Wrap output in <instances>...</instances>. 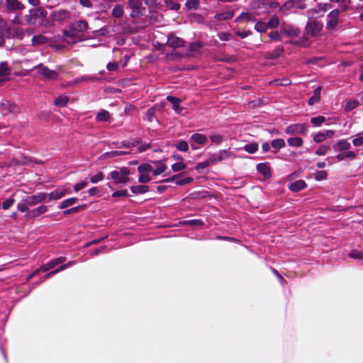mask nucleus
<instances>
[{
    "label": "nucleus",
    "instance_id": "1",
    "mask_svg": "<svg viewBox=\"0 0 363 363\" xmlns=\"http://www.w3.org/2000/svg\"><path fill=\"white\" fill-rule=\"evenodd\" d=\"M89 28L88 22L84 20H81L77 22L73 23L69 26L67 30L65 31L64 35L66 38H72L73 42L81 41V33L86 31ZM66 41L69 42L68 39Z\"/></svg>",
    "mask_w": 363,
    "mask_h": 363
},
{
    "label": "nucleus",
    "instance_id": "2",
    "mask_svg": "<svg viewBox=\"0 0 363 363\" xmlns=\"http://www.w3.org/2000/svg\"><path fill=\"white\" fill-rule=\"evenodd\" d=\"M130 171L128 168L123 167L119 170H114L110 173L111 178L114 180L115 183H126L129 181L128 176Z\"/></svg>",
    "mask_w": 363,
    "mask_h": 363
},
{
    "label": "nucleus",
    "instance_id": "3",
    "mask_svg": "<svg viewBox=\"0 0 363 363\" xmlns=\"http://www.w3.org/2000/svg\"><path fill=\"white\" fill-rule=\"evenodd\" d=\"M152 170V166L149 164H143L138 167L140 177L138 182L140 183H147L152 180L150 173Z\"/></svg>",
    "mask_w": 363,
    "mask_h": 363
},
{
    "label": "nucleus",
    "instance_id": "4",
    "mask_svg": "<svg viewBox=\"0 0 363 363\" xmlns=\"http://www.w3.org/2000/svg\"><path fill=\"white\" fill-rule=\"evenodd\" d=\"M323 28V24L318 21L308 22L306 26V33L311 37L317 36Z\"/></svg>",
    "mask_w": 363,
    "mask_h": 363
},
{
    "label": "nucleus",
    "instance_id": "5",
    "mask_svg": "<svg viewBox=\"0 0 363 363\" xmlns=\"http://www.w3.org/2000/svg\"><path fill=\"white\" fill-rule=\"evenodd\" d=\"M308 131V127L306 124L295 123L287 127L285 132L289 135L304 134Z\"/></svg>",
    "mask_w": 363,
    "mask_h": 363
},
{
    "label": "nucleus",
    "instance_id": "6",
    "mask_svg": "<svg viewBox=\"0 0 363 363\" xmlns=\"http://www.w3.org/2000/svg\"><path fill=\"white\" fill-rule=\"evenodd\" d=\"M207 138L200 133H194L189 140L190 144L191 145L192 149L197 150L199 147L196 146L199 145H204L207 143Z\"/></svg>",
    "mask_w": 363,
    "mask_h": 363
},
{
    "label": "nucleus",
    "instance_id": "7",
    "mask_svg": "<svg viewBox=\"0 0 363 363\" xmlns=\"http://www.w3.org/2000/svg\"><path fill=\"white\" fill-rule=\"evenodd\" d=\"M48 195L45 193H39L35 195L29 196L25 198V201L29 206H35L47 199Z\"/></svg>",
    "mask_w": 363,
    "mask_h": 363
},
{
    "label": "nucleus",
    "instance_id": "8",
    "mask_svg": "<svg viewBox=\"0 0 363 363\" xmlns=\"http://www.w3.org/2000/svg\"><path fill=\"white\" fill-rule=\"evenodd\" d=\"M69 193V191L65 188L57 189L50 192L49 194H47L48 197L46 200H48V201L51 200H59Z\"/></svg>",
    "mask_w": 363,
    "mask_h": 363
},
{
    "label": "nucleus",
    "instance_id": "9",
    "mask_svg": "<svg viewBox=\"0 0 363 363\" xmlns=\"http://www.w3.org/2000/svg\"><path fill=\"white\" fill-rule=\"evenodd\" d=\"M339 16V11L337 9L333 10L328 15L327 27L328 28H334L337 24Z\"/></svg>",
    "mask_w": 363,
    "mask_h": 363
},
{
    "label": "nucleus",
    "instance_id": "10",
    "mask_svg": "<svg viewBox=\"0 0 363 363\" xmlns=\"http://www.w3.org/2000/svg\"><path fill=\"white\" fill-rule=\"evenodd\" d=\"M178 177H179V175H174V176H172V177H171L169 178H167V179L163 180V182H174L177 185L182 186V185H186V184H190L193 181V178L190 177H186V178L182 179H179Z\"/></svg>",
    "mask_w": 363,
    "mask_h": 363
},
{
    "label": "nucleus",
    "instance_id": "11",
    "mask_svg": "<svg viewBox=\"0 0 363 363\" xmlns=\"http://www.w3.org/2000/svg\"><path fill=\"white\" fill-rule=\"evenodd\" d=\"M230 153L226 150L220 151L218 153L213 154L209 157V160L212 163L220 162L230 157Z\"/></svg>",
    "mask_w": 363,
    "mask_h": 363
},
{
    "label": "nucleus",
    "instance_id": "12",
    "mask_svg": "<svg viewBox=\"0 0 363 363\" xmlns=\"http://www.w3.org/2000/svg\"><path fill=\"white\" fill-rule=\"evenodd\" d=\"M39 73L48 79H55L57 77V74L55 71L49 69L45 67H39Z\"/></svg>",
    "mask_w": 363,
    "mask_h": 363
},
{
    "label": "nucleus",
    "instance_id": "13",
    "mask_svg": "<svg viewBox=\"0 0 363 363\" xmlns=\"http://www.w3.org/2000/svg\"><path fill=\"white\" fill-rule=\"evenodd\" d=\"M282 33L289 38H296L299 35L300 30L290 25L284 26Z\"/></svg>",
    "mask_w": 363,
    "mask_h": 363
},
{
    "label": "nucleus",
    "instance_id": "14",
    "mask_svg": "<svg viewBox=\"0 0 363 363\" xmlns=\"http://www.w3.org/2000/svg\"><path fill=\"white\" fill-rule=\"evenodd\" d=\"M256 19V16L254 13L252 12H242L235 19V21L238 23L240 22H246V21H255Z\"/></svg>",
    "mask_w": 363,
    "mask_h": 363
},
{
    "label": "nucleus",
    "instance_id": "15",
    "mask_svg": "<svg viewBox=\"0 0 363 363\" xmlns=\"http://www.w3.org/2000/svg\"><path fill=\"white\" fill-rule=\"evenodd\" d=\"M167 44L171 48H179L184 45V40L177 36L170 35L167 39Z\"/></svg>",
    "mask_w": 363,
    "mask_h": 363
},
{
    "label": "nucleus",
    "instance_id": "16",
    "mask_svg": "<svg viewBox=\"0 0 363 363\" xmlns=\"http://www.w3.org/2000/svg\"><path fill=\"white\" fill-rule=\"evenodd\" d=\"M48 211V207L45 206H40L36 208H34L27 213V217L29 218H33L40 216Z\"/></svg>",
    "mask_w": 363,
    "mask_h": 363
},
{
    "label": "nucleus",
    "instance_id": "17",
    "mask_svg": "<svg viewBox=\"0 0 363 363\" xmlns=\"http://www.w3.org/2000/svg\"><path fill=\"white\" fill-rule=\"evenodd\" d=\"M167 99L172 104V108L177 113H182L183 108L180 106L181 100L172 96H168Z\"/></svg>",
    "mask_w": 363,
    "mask_h": 363
},
{
    "label": "nucleus",
    "instance_id": "18",
    "mask_svg": "<svg viewBox=\"0 0 363 363\" xmlns=\"http://www.w3.org/2000/svg\"><path fill=\"white\" fill-rule=\"evenodd\" d=\"M351 147V145L346 140H340L337 142L334 145L333 148L335 150H338L340 152H343L349 150Z\"/></svg>",
    "mask_w": 363,
    "mask_h": 363
},
{
    "label": "nucleus",
    "instance_id": "19",
    "mask_svg": "<svg viewBox=\"0 0 363 363\" xmlns=\"http://www.w3.org/2000/svg\"><path fill=\"white\" fill-rule=\"evenodd\" d=\"M7 8L10 10L21 11L23 9V5L18 0H6Z\"/></svg>",
    "mask_w": 363,
    "mask_h": 363
},
{
    "label": "nucleus",
    "instance_id": "20",
    "mask_svg": "<svg viewBox=\"0 0 363 363\" xmlns=\"http://www.w3.org/2000/svg\"><path fill=\"white\" fill-rule=\"evenodd\" d=\"M155 163L156 164V167L154 168L152 167V170H151V172L153 174V175H155V176L160 175L167 170V166L165 164H164L163 162H157Z\"/></svg>",
    "mask_w": 363,
    "mask_h": 363
},
{
    "label": "nucleus",
    "instance_id": "21",
    "mask_svg": "<svg viewBox=\"0 0 363 363\" xmlns=\"http://www.w3.org/2000/svg\"><path fill=\"white\" fill-rule=\"evenodd\" d=\"M75 264L74 262H69L67 264H62L61 265L60 267H58L57 269H56L55 270L52 271V272H50L49 273H48L47 274H45L43 277V279H48L50 277H52V275L64 270V269H66L67 268L69 267H72V265H74Z\"/></svg>",
    "mask_w": 363,
    "mask_h": 363
},
{
    "label": "nucleus",
    "instance_id": "22",
    "mask_svg": "<svg viewBox=\"0 0 363 363\" xmlns=\"http://www.w3.org/2000/svg\"><path fill=\"white\" fill-rule=\"evenodd\" d=\"M40 10H30L29 14L25 16V20L28 24H35L37 20L38 12Z\"/></svg>",
    "mask_w": 363,
    "mask_h": 363
},
{
    "label": "nucleus",
    "instance_id": "23",
    "mask_svg": "<svg viewBox=\"0 0 363 363\" xmlns=\"http://www.w3.org/2000/svg\"><path fill=\"white\" fill-rule=\"evenodd\" d=\"M306 186V184L303 180H298L290 184L289 189L292 191H298L304 189Z\"/></svg>",
    "mask_w": 363,
    "mask_h": 363
},
{
    "label": "nucleus",
    "instance_id": "24",
    "mask_svg": "<svg viewBox=\"0 0 363 363\" xmlns=\"http://www.w3.org/2000/svg\"><path fill=\"white\" fill-rule=\"evenodd\" d=\"M257 169L265 178L271 176L270 169L267 164L264 163L259 164L257 166Z\"/></svg>",
    "mask_w": 363,
    "mask_h": 363
},
{
    "label": "nucleus",
    "instance_id": "25",
    "mask_svg": "<svg viewBox=\"0 0 363 363\" xmlns=\"http://www.w3.org/2000/svg\"><path fill=\"white\" fill-rule=\"evenodd\" d=\"M70 13L67 11L61 10L54 13L53 18L55 21H64L69 18Z\"/></svg>",
    "mask_w": 363,
    "mask_h": 363
},
{
    "label": "nucleus",
    "instance_id": "26",
    "mask_svg": "<svg viewBox=\"0 0 363 363\" xmlns=\"http://www.w3.org/2000/svg\"><path fill=\"white\" fill-rule=\"evenodd\" d=\"M11 69L7 62H0V77H6L11 74Z\"/></svg>",
    "mask_w": 363,
    "mask_h": 363
},
{
    "label": "nucleus",
    "instance_id": "27",
    "mask_svg": "<svg viewBox=\"0 0 363 363\" xmlns=\"http://www.w3.org/2000/svg\"><path fill=\"white\" fill-rule=\"evenodd\" d=\"M288 144L291 147H299L303 145V141L299 137L290 138L287 140Z\"/></svg>",
    "mask_w": 363,
    "mask_h": 363
},
{
    "label": "nucleus",
    "instance_id": "28",
    "mask_svg": "<svg viewBox=\"0 0 363 363\" xmlns=\"http://www.w3.org/2000/svg\"><path fill=\"white\" fill-rule=\"evenodd\" d=\"M110 118V113H108V111H106V110H101V111H99L96 116V121H100V122H105V121H108Z\"/></svg>",
    "mask_w": 363,
    "mask_h": 363
},
{
    "label": "nucleus",
    "instance_id": "29",
    "mask_svg": "<svg viewBox=\"0 0 363 363\" xmlns=\"http://www.w3.org/2000/svg\"><path fill=\"white\" fill-rule=\"evenodd\" d=\"M69 101V98L67 96L62 95L57 97L55 100V105L59 107L65 106Z\"/></svg>",
    "mask_w": 363,
    "mask_h": 363
},
{
    "label": "nucleus",
    "instance_id": "30",
    "mask_svg": "<svg viewBox=\"0 0 363 363\" xmlns=\"http://www.w3.org/2000/svg\"><path fill=\"white\" fill-rule=\"evenodd\" d=\"M149 187L145 185L133 186L130 188V190L133 194H144L146 193Z\"/></svg>",
    "mask_w": 363,
    "mask_h": 363
},
{
    "label": "nucleus",
    "instance_id": "31",
    "mask_svg": "<svg viewBox=\"0 0 363 363\" xmlns=\"http://www.w3.org/2000/svg\"><path fill=\"white\" fill-rule=\"evenodd\" d=\"M65 261H66V257H57V258L54 259L48 262V267H50V269H51L54 268L55 267H56L60 264H62Z\"/></svg>",
    "mask_w": 363,
    "mask_h": 363
},
{
    "label": "nucleus",
    "instance_id": "32",
    "mask_svg": "<svg viewBox=\"0 0 363 363\" xmlns=\"http://www.w3.org/2000/svg\"><path fill=\"white\" fill-rule=\"evenodd\" d=\"M77 199L74 198V197L65 199L60 203V208L63 209V208H67L70 206L75 204L77 203Z\"/></svg>",
    "mask_w": 363,
    "mask_h": 363
},
{
    "label": "nucleus",
    "instance_id": "33",
    "mask_svg": "<svg viewBox=\"0 0 363 363\" xmlns=\"http://www.w3.org/2000/svg\"><path fill=\"white\" fill-rule=\"evenodd\" d=\"M320 88L318 87L315 89L314 95L308 99V104L313 105L320 99Z\"/></svg>",
    "mask_w": 363,
    "mask_h": 363
},
{
    "label": "nucleus",
    "instance_id": "34",
    "mask_svg": "<svg viewBox=\"0 0 363 363\" xmlns=\"http://www.w3.org/2000/svg\"><path fill=\"white\" fill-rule=\"evenodd\" d=\"M123 8L121 5H116L112 10V16L116 18H121L123 15Z\"/></svg>",
    "mask_w": 363,
    "mask_h": 363
},
{
    "label": "nucleus",
    "instance_id": "35",
    "mask_svg": "<svg viewBox=\"0 0 363 363\" xmlns=\"http://www.w3.org/2000/svg\"><path fill=\"white\" fill-rule=\"evenodd\" d=\"M258 144L256 143H249L245 145L244 150L248 153H255L258 150Z\"/></svg>",
    "mask_w": 363,
    "mask_h": 363
},
{
    "label": "nucleus",
    "instance_id": "36",
    "mask_svg": "<svg viewBox=\"0 0 363 363\" xmlns=\"http://www.w3.org/2000/svg\"><path fill=\"white\" fill-rule=\"evenodd\" d=\"M271 146L274 149L279 150L285 146V141L283 139H276L272 141Z\"/></svg>",
    "mask_w": 363,
    "mask_h": 363
},
{
    "label": "nucleus",
    "instance_id": "37",
    "mask_svg": "<svg viewBox=\"0 0 363 363\" xmlns=\"http://www.w3.org/2000/svg\"><path fill=\"white\" fill-rule=\"evenodd\" d=\"M321 12L322 11L319 9L314 8L308 11V16L309 18H318L321 16Z\"/></svg>",
    "mask_w": 363,
    "mask_h": 363
},
{
    "label": "nucleus",
    "instance_id": "38",
    "mask_svg": "<svg viewBox=\"0 0 363 363\" xmlns=\"http://www.w3.org/2000/svg\"><path fill=\"white\" fill-rule=\"evenodd\" d=\"M176 148L182 152H186L189 150L188 143L184 140H181L175 145Z\"/></svg>",
    "mask_w": 363,
    "mask_h": 363
},
{
    "label": "nucleus",
    "instance_id": "39",
    "mask_svg": "<svg viewBox=\"0 0 363 363\" xmlns=\"http://www.w3.org/2000/svg\"><path fill=\"white\" fill-rule=\"evenodd\" d=\"M330 149V146L322 145L315 151V155L318 156L325 155Z\"/></svg>",
    "mask_w": 363,
    "mask_h": 363
},
{
    "label": "nucleus",
    "instance_id": "40",
    "mask_svg": "<svg viewBox=\"0 0 363 363\" xmlns=\"http://www.w3.org/2000/svg\"><path fill=\"white\" fill-rule=\"evenodd\" d=\"M358 105L359 102L355 100L348 101L345 105V110L346 111H350L357 107Z\"/></svg>",
    "mask_w": 363,
    "mask_h": 363
},
{
    "label": "nucleus",
    "instance_id": "41",
    "mask_svg": "<svg viewBox=\"0 0 363 363\" xmlns=\"http://www.w3.org/2000/svg\"><path fill=\"white\" fill-rule=\"evenodd\" d=\"M140 4L139 0H128V6L133 10L131 13L132 16H135V10L139 8Z\"/></svg>",
    "mask_w": 363,
    "mask_h": 363
},
{
    "label": "nucleus",
    "instance_id": "42",
    "mask_svg": "<svg viewBox=\"0 0 363 363\" xmlns=\"http://www.w3.org/2000/svg\"><path fill=\"white\" fill-rule=\"evenodd\" d=\"M28 205L27 204L25 199H23L17 204V208L21 212H28L30 211L28 208Z\"/></svg>",
    "mask_w": 363,
    "mask_h": 363
},
{
    "label": "nucleus",
    "instance_id": "43",
    "mask_svg": "<svg viewBox=\"0 0 363 363\" xmlns=\"http://www.w3.org/2000/svg\"><path fill=\"white\" fill-rule=\"evenodd\" d=\"M186 165L185 163L179 162H176L172 165V169L173 170V172H177L184 169L186 168Z\"/></svg>",
    "mask_w": 363,
    "mask_h": 363
},
{
    "label": "nucleus",
    "instance_id": "44",
    "mask_svg": "<svg viewBox=\"0 0 363 363\" xmlns=\"http://www.w3.org/2000/svg\"><path fill=\"white\" fill-rule=\"evenodd\" d=\"M268 26L264 22H257L255 26V29L259 33H263L267 30Z\"/></svg>",
    "mask_w": 363,
    "mask_h": 363
},
{
    "label": "nucleus",
    "instance_id": "45",
    "mask_svg": "<svg viewBox=\"0 0 363 363\" xmlns=\"http://www.w3.org/2000/svg\"><path fill=\"white\" fill-rule=\"evenodd\" d=\"M325 121V118L324 116H318L311 118V123L315 126H320Z\"/></svg>",
    "mask_w": 363,
    "mask_h": 363
},
{
    "label": "nucleus",
    "instance_id": "46",
    "mask_svg": "<svg viewBox=\"0 0 363 363\" xmlns=\"http://www.w3.org/2000/svg\"><path fill=\"white\" fill-rule=\"evenodd\" d=\"M104 177L103 173L99 172L95 175L90 177V182L93 184H96L104 179Z\"/></svg>",
    "mask_w": 363,
    "mask_h": 363
},
{
    "label": "nucleus",
    "instance_id": "47",
    "mask_svg": "<svg viewBox=\"0 0 363 363\" xmlns=\"http://www.w3.org/2000/svg\"><path fill=\"white\" fill-rule=\"evenodd\" d=\"M186 6L189 9H196L199 6V0H188Z\"/></svg>",
    "mask_w": 363,
    "mask_h": 363
},
{
    "label": "nucleus",
    "instance_id": "48",
    "mask_svg": "<svg viewBox=\"0 0 363 363\" xmlns=\"http://www.w3.org/2000/svg\"><path fill=\"white\" fill-rule=\"evenodd\" d=\"M313 139L314 142H315L316 143H320L325 140V136H324L323 132H318V133L313 134Z\"/></svg>",
    "mask_w": 363,
    "mask_h": 363
},
{
    "label": "nucleus",
    "instance_id": "49",
    "mask_svg": "<svg viewBox=\"0 0 363 363\" xmlns=\"http://www.w3.org/2000/svg\"><path fill=\"white\" fill-rule=\"evenodd\" d=\"M350 257L357 260L363 259V253L357 250H353L349 254Z\"/></svg>",
    "mask_w": 363,
    "mask_h": 363
},
{
    "label": "nucleus",
    "instance_id": "50",
    "mask_svg": "<svg viewBox=\"0 0 363 363\" xmlns=\"http://www.w3.org/2000/svg\"><path fill=\"white\" fill-rule=\"evenodd\" d=\"M327 175L325 171H318L314 174V177L317 181H322L327 178Z\"/></svg>",
    "mask_w": 363,
    "mask_h": 363
},
{
    "label": "nucleus",
    "instance_id": "51",
    "mask_svg": "<svg viewBox=\"0 0 363 363\" xmlns=\"http://www.w3.org/2000/svg\"><path fill=\"white\" fill-rule=\"evenodd\" d=\"M33 44H43L47 42V38L43 35H36L33 38Z\"/></svg>",
    "mask_w": 363,
    "mask_h": 363
},
{
    "label": "nucleus",
    "instance_id": "52",
    "mask_svg": "<svg viewBox=\"0 0 363 363\" xmlns=\"http://www.w3.org/2000/svg\"><path fill=\"white\" fill-rule=\"evenodd\" d=\"M202 45L200 42H195L189 45V50L191 52L194 53L199 50Z\"/></svg>",
    "mask_w": 363,
    "mask_h": 363
},
{
    "label": "nucleus",
    "instance_id": "53",
    "mask_svg": "<svg viewBox=\"0 0 363 363\" xmlns=\"http://www.w3.org/2000/svg\"><path fill=\"white\" fill-rule=\"evenodd\" d=\"M279 21L278 18L272 17L269 21L267 26H268V27L273 28H277L279 26Z\"/></svg>",
    "mask_w": 363,
    "mask_h": 363
},
{
    "label": "nucleus",
    "instance_id": "54",
    "mask_svg": "<svg viewBox=\"0 0 363 363\" xmlns=\"http://www.w3.org/2000/svg\"><path fill=\"white\" fill-rule=\"evenodd\" d=\"M210 140L212 143L218 145L223 140V137L220 135H212L210 136Z\"/></svg>",
    "mask_w": 363,
    "mask_h": 363
},
{
    "label": "nucleus",
    "instance_id": "55",
    "mask_svg": "<svg viewBox=\"0 0 363 363\" xmlns=\"http://www.w3.org/2000/svg\"><path fill=\"white\" fill-rule=\"evenodd\" d=\"M87 184L88 183L86 182L82 181L74 186V190L77 192L81 189H84V187H86L87 186Z\"/></svg>",
    "mask_w": 363,
    "mask_h": 363
},
{
    "label": "nucleus",
    "instance_id": "56",
    "mask_svg": "<svg viewBox=\"0 0 363 363\" xmlns=\"http://www.w3.org/2000/svg\"><path fill=\"white\" fill-rule=\"evenodd\" d=\"M14 203V200L13 199H8L4 201L2 203V208L4 209H9Z\"/></svg>",
    "mask_w": 363,
    "mask_h": 363
},
{
    "label": "nucleus",
    "instance_id": "57",
    "mask_svg": "<svg viewBox=\"0 0 363 363\" xmlns=\"http://www.w3.org/2000/svg\"><path fill=\"white\" fill-rule=\"evenodd\" d=\"M352 143L354 146H362L363 145V137L357 136L352 140Z\"/></svg>",
    "mask_w": 363,
    "mask_h": 363
},
{
    "label": "nucleus",
    "instance_id": "58",
    "mask_svg": "<svg viewBox=\"0 0 363 363\" xmlns=\"http://www.w3.org/2000/svg\"><path fill=\"white\" fill-rule=\"evenodd\" d=\"M350 4V0H340L339 7L342 10H346Z\"/></svg>",
    "mask_w": 363,
    "mask_h": 363
},
{
    "label": "nucleus",
    "instance_id": "59",
    "mask_svg": "<svg viewBox=\"0 0 363 363\" xmlns=\"http://www.w3.org/2000/svg\"><path fill=\"white\" fill-rule=\"evenodd\" d=\"M113 197H120V196H128V191L127 190L124 189V190H120V191H115L113 194Z\"/></svg>",
    "mask_w": 363,
    "mask_h": 363
},
{
    "label": "nucleus",
    "instance_id": "60",
    "mask_svg": "<svg viewBox=\"0 0 363 363\" xmlns=\"http://www.w3.org/2000/svg\"><path fill=\"white\" fill-rule=\"evenodd\" d=\"M270 39L273 40H279L281 39V35L278 31H272L269 35Z\"/></svg>",
    "mask_w": 363,
    "mask_h": 363
},
{
    "label": "nucleus",
    "instance_id": "61",
    "mask_svg": "<svg viewBox=\"0 0 363 363\" xmlns=\"http://www.w3.org/2000/svg\"><path fill=\"white\" fill-rule=\"evenodd\" d=\"M210 162H211L210 160H206L205 162H200V163L197 164V165L196 166V169H204L209 166Z\"/></svg>",
    "mask_w": 363,
    "mask_h": 363
},
{
    "label": "nucleus",
    "instance_id": "62",
    "mask_svg": "<svg viewBox=\"0 0 363 363\" xmlns=\"http://www.w3.org/2000/svg\"><path fill=\"white\" fill-rule=\"evenodd\" d=\"M218 36H219V38L223 41H227L230 39V34H229L228 33H225V32H222V33H219Z\"/></svg>",
    "mask_w": 363,
    "mask_h": 363
},
{
    "label": "nucleus",
    "instance_id": "63",
    "mask_svg": "<svg viewBox=\"0 0 363 363\" xmlns=\"http://www.w3.org/2000/svg\"><path fill=\"white\" fill-rule=\"evenodd\" d=\"M324 136H325V139H328V138H331L334 136L335 135V131L334 130H324V131H322Z\"/></svg>",
    "mask_w": 363,
    "mask_h": 363
},
{
    "label": "nucleus",
    "instance_id": "64",
    "mask_svg": "<svg viewBox=\"0 0 363 363\" xmlns=\"http://www.w3.org/2000/svg\"><path fill=\"white\" fill-rule=\"evenodd\" d=\"M118 65L117 63L116 62H109L108 65H107V69L109 70V71H115L117 69Z\"/></svg>",
    "mask_w": 363,
    "mask_h": 363
}]
</instances>
